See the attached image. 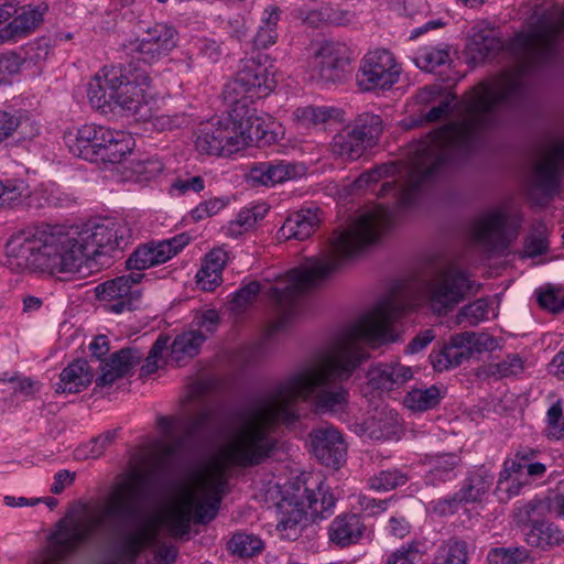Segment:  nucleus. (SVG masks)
Instances as JSON below:
<instances>
[{
  "mask_svg": "<svg viewBox=\"0 0 564 564\" xmlns=\"http://www.w3.org/2000/svg\"><path fill=\"white\" fill-rule=\"evenodd\" d=\"M280 20V11L276 7L269 6L264 9L261 23L253 37L256 48H268L276 42V25Z\"/></svg>",
  "mask_w": 564,
  "mask_h": 564,
  "instance_id": "36",
  "label": "nucleus"
},
{
  "mask_svg": "<svg viewBox=\"0 0 564 564\" xmlns=\"http://www.w3.org/2000/svg\"><path fill=\"white\" fill-rule=\"evenodd\" d=\"M395 221L394 212L376 205L362 212L347 228L334 232L330 254L312 258L286 272L278 284L270 288L268 296L275 306L276 319L265 329V338L284 330L300 313L301 295L328 280L341 263L376 243Z\"/></svg>",
  "mask_w": 564,
  "mask_h": 564,
  "instance_id": "5",
  "label": "nucleus"
},
{
  "mask_svg": "<svg viewBox=\"0 0 564 564\" xmlns=\"http://www.w3.org/2000/svg\"><path fill=\"white\" fill-rule=\"evenodd\" d=\"M494 481V473L481 465L470 469L466 474L458 491L468 505L481 502L489 494Z\"/></svg>",
  "mask_w": 564,
  "mask_h": 564,
  "instance_id": "30",
  "label": "nucleus"
},
{
  "mask_svg": "<svg viewBox=\"0 0 564 564\" xmlns=\"http://www.w3.org/2000/svg\"><path fill=\"white\" fill-rule=\"evenodd\" d=\"M40 390V383L34 381L30 377H24L20 373L17 376V380L13 383V392L20 393L26 398L33 397Z\"/></svg>",
  "mask_w": 564,
  "mask_h": 564,
  "instance_id": "62",
  "label": "nucleus"
},
{
  "mask_svg": "<svg viewBox=\"0 0 564 564\" xmlns=\"http://www.w3.org/2000/svg\"><path fill=\"white\" fill-rule=\"evenodd\" d=\"M308 441L311 452L323 465L338 468L345 462L347 445L334 425L325 424L312 430Z\"/></svg>",
  "mask_w": 564,
  "mask_h": 564,
  "instance_id": "19",
  "label": "nucleus"
},
{
  "mask_svg": "<svg viewBox=\"0 0 564 564\" xmlns=\"http://www.w3.org/2000/svg\"><path fill=\"white\" fill-rule=\"evenodd\" d=\"M468 505L457 490L453 494L430 501L426 506V511L435 517L445 518L454 516L459 509Z\"/></svg>",
  "mask_w": 564,
  "mask_h": 564,
  "instance_id": "44",
  "label": "nucleus"
},
{
  "mask_svg": "<svg viewBox=\"0 0 564 564\" xmlns=\"http://www.w3.org/2000/svg\"><path fill=\"white\" fill-rule=\"evenodd\" d=\"M219 324V314L216 310H207L198 315H196L193 319V325L198 329L196 332H200L202 334H213Z\"/></svg>",
  "mask_w": 564,
  "mask_h": 564,
  "instance_id": "60",
  "label": "nucleus"
},
{
  "mask_svg": "<svg viewBox=\"0 0 564 564\" xmlns=\"http://www.w3.org/2000/svg\"><path fill=\"white\" fill-rule=\"evenodd\" d=\"M265 213L267 208L262 205H253L240 209L235 219L229 221L227 226V234L231 237L240 236L262 219Z\"/></svg>",
  "mask_w": 564,
  "mask_h": 564,
  "instance_id": "40",
  "label": "nucleus"
},
{
  "mask_svg": "<svg viewBox=\"0 0 564 564\" xmlns=\"http://www.w3.org/2000/svg\"><path fill=\"white\" fill-rule=\"evenodd\" d=\"M546 427L545 433L549 438L563 440L564 438V416L561 402L557 401L552 404L546 412Z\"/></svg>",
  "mask_w": 564,
  "mask_h": 564,
  "instance_id": "50",
  "label": "nucleus"
},
{
  "mask_svg": "<svg viewBox=\"0 0 564 564\" xmlns=\"http://www.w3.org/2000/svg\"><path fill=\"white\" fill-rule=\"evenodd\" d=\"M412 378V368L400 362H379L372 365L367 371L368 384L378 391L399 389Z\"/></svg>",
  "mask_w": 564,
  "mask_h": 564,
  "instance_id": "25",
  "label": "nucleus"
},
{
  "mask_svg": "<svg viewBox=\"0 0 564 564\" xmlns=\"http://www.w3.org/2000/svg\"><path fill=\"white\" fill-rule=\"evenodd\" d=\"M414 62L422 70L434 72L449 62V47L447 44L422 46L416 51Z\"/></svg>",
  "mask_w": 564,
  "mask_h": 564,
  "instance_id": "38",
  "label": "nucleus"
},
{
  "mask_svg": "<svg viewBox=\"0 0 564 564\" xmlns=\"http://www.w3.org/2000/svg\"><path fill=\"white\" fill-rule=\"evenodd\" d=\"M549 242L545 234V227L540 224L534 231H532L524 243V253L527 257L534 258L546 252Z\"/></svg>",
  "mask_w": 564,
  "mask_h": 564,
  "instance_id": "54",
  "label": "nucleus"
},
{
  "mask_svg": "<svg viewBox=\"0 0 564 564\" xmlns=\"http://www.w3.org/2000/svg\"><path fill=\"white\" fill-rule=\"evenodd\" d=\"M144 274L130 272L100 283L95 289L96 297L105 303L110 313L121 314L135 307L141 297L140 283Z\"/></svg>",
  "mask_w": 564,
  "mask_h": 564,
  "instance_id": "15",
  "label": "nucleus"
},
{
  "mask_svg": "<svg viewBox=\"0 0 564 564\" xmlns=\"http://www.w3.org/2000/svg\"><path fill=\"white\" fill-rule=\"evenodd\" d=\"M142 354L135 348H122L100 362V375L96 379L98 387H109L118 379L128 376L141 360Z\"/></svg>",
  "mask_w": 564,
  "mask_h": 564,
  "instance_id": "26",
  "label": "nucleus"
},
{
  "mask_svg": "<svg viewBox=\"0 0 564 564\" xmlns=\"http://www.w3.org/2000/svg\"><path fill=\"white\" fill-rule=\"evenodd\" d=\"M436 560L440 564H468V544L452 538L438 547Z\"/></svg>",
  "mask_w": 564,
  "mask_h": 564,
  "instance_id": "43",
  "label": "nucleus"
},
{
  "mask_svg": "<svg viewBox=\"0 0 564 564\" xmlns=\"http://www.w3.org/2000/svg\"><path fill=\"white\" fill-rule=\"evenodd\" d=\"M228 260L227 252L221 248L209 251L196 274L197 284L204 291H214L223 281V270Z\"/></svg>",
  "mask_w": 564,
  "mask_h": 564,
  "instance_id": "32",
  "label": "nucleus"
},
{
  "mask_svg": "<svg viewBox=\"0 0 564 564\" xmlns=\"http://www.w3.org/2000/svg\"><path fill=\"white\" fill-rule=\"evenodd\" d=\"M131 230L123 220L101 218L82 228L41 225L11 237L7 253L21 270L50 275L91 272L96 258L124 249Z\"/></svg>",
  "mask_w": 564,
  "mask_h": 564,
  "instance_id": "3",
  "label": "nucleus"
},
{
  "mask_svg": "<svg viewBox=\"0 0 564 564\" xmlns=\"http://www.w3.org/2000/svg\"><path fill=\"white\" fill-rule=\"evenodd\" d=\"M366 532L367 527L357 513H340L327 528L330 543L340 549L360 543Z\"/></svg>",
  "mask_w": 564,
  "mask_h": 564,
  "instance_id": "24",
  "label": "nucleus"
},
{
  "mask_svg": "<svg viewBox=\"0 0 564 564\" xmlns=\"http://www.w3.org/2000/svg\"><path fill=\"white\" fill-rule=\"evenodd\" d=\"M546 471V466L542 463H529L525 456H521L519 460L508 459L503 464V470L500 471L498 485L502 486L505 480H508L512 473L525 476L528 479L540 478Z\"/></svg>",
  "mask_w": 564,
  "mask_h": 564,
  "instance_id": "39",
  "label": "nucleus"
},
{
  "mask_svg": "<svg viewBox=\"0 0 564 564\" xmlns=\"http://www.w3.org/2000/svg\"><path fill=\"white\" fill-rule=\"evenodd\" d=\"M315 63L318 78L326 83H335L343 78L350 63V52L345 43L325 41L316 52Z\"/></svg>",
  "mask_w": 564,
  "mask_h": 564,
  "instance_id": "21",
  "label": "nucleus"
},
{
  "mask_svg": "<svg viewBox=\"0 0 564 564\" xmlns=\"http://www.w3.org/2000/svg\"><path fill=\"white\" fill-rule=\"evenodd\" d=\"M389 502L390 499H375L364 494L355 496L356 508L369 517L378 516L384 512Z\"/></svg>",
  "mask_w": 564,
  "mask_h": 564,
  "instance_id": "57",
  "label": "nucleus"
},
{
  "mask_svg": "<svg viewBox=\"0 0 564 564\" xmlns=\"http://www.w3.org/2000/svg\"><path fill=\"white\" fill-rule=\"evenodd\" d=\"M205 188V181L202 176H192L188 178H178L172 185L170 193L181 196L188 192L199 193Z\"/></svg>",
  "mask_w": 564,
  "mask_h": 564,
  "instance_id": "59",
  "label": "nucleus"
},
{
  "mask_svg": "<svg viewBox=\"0 0 564 564\" xmlns=\"http://www.w3.org/2000/svg\"><path fill=\"white\" fill-rule=\"evenodd\" d=\"M539 305L550 312L558 313L564 308V288L547 285L535 291Z\"/></svg>",
  "mask_w": 564,
  "mask_h": 564,
  "instance_id": "48",
  "label": "nucleus"
},
{
  "mask_svg": "<svg viewBox=\"0 0 564 564\" xmlns=\"http://www.w3.org/2000/svg\"><path fill=\"white\" fill-rule=\"evenodd\" d=\"M65 143L69 152L89 162L118 163L132 150V138L123 131L86 123L75 134H67Z\"/></svg>",
  "mask_w": 564,
  "mask_h": 564,
  "instance_id": "11",
  "label": "nucleus"
},
{
  "mask_svg": "<svg viewBox=\"0 0 564 564\" xmlns=\"http://www.w3.org/2000/svg\"><path fill=\"white\" fill-rule=\"evenodd\" d=\"M525 541L529 545L547 550L564 542V534L553 523L535 521L525 533Z\"/></svg>",
  "mask_w": 564,
  "mask_h": 564,
  "instance_id": "34",
  "label": "nucleus"
},
{
  "mask_svg": "<svg viewBox=\"0 0 564 564\" xmlns=\"http://www.w3.org/2000/svg\"><path fill=\"white\" fill-rule=\"evenodd\" d=\"M470 273L457 264L438 270L423 289L421 299L399 283L370 313L339 330L285 379L237 413V425L220 451L226 465L252 467L268 458L275 447L273 426L291 425L299 419L295 402L310 401L319 413L341 414L349 402L344 386L369 358L365 345L398 340L394 324L422 300L436 315H446L480 290Z\"/></svg>",
  "mask_w": 564,
  "mask_h": 564,
  "instance_id": "1",
  "label": "nucleus"
},
{
  "mask_svg": "<svg viewBox=\"0 0 564 564\" xmlns=\"http://www.w3.org/2000/svg\"><path fill=\"white\" fill-rule=\"evenodd\" d=\"M291 489L278 503L276 529L288 539L294 540L303 521L308 518L315 521L330 517L335 510L336 498L321 475H310L297 480Z\"/></svg>",
  "mask_w": 564,
  "mask_h": 564,
  "instance_id": "9",
  "label": "nucleus"
},
{
  "mask_svg": "<svg viewBox=\"0 0 564 564\" xmlns=\"http://www.w3.org/2000/svg\"><path fill=\"white\" fill-rule=\"evenodd\" d=\"M267 56L243 58L235 78L224 87V98L230 108L243 106L252 112L253 118H267L258 116L251 105L256 99L269 96L276 87L275 69L273 65H267Z\"/></svg>",
  "mask_w": 564,
  "mask_h": 564,
  "instance_id": "10",
  "label": "nucleus"
},
{
  "mask_svg": "<svg viewBox=\"0 0 564 564\" xmlns=\"http://www.w3.org/2000/svg\"><path fill=\"white\" fill-rule=\"evenodd\" d=\"M29 195V185L24 180L0 178V208L21 204Z\"/></svg>",
  "mask_w": 564,
  "mask_h": 564,
  "instance_id": "41",
  "label": "nucleus"
},
{
  "mask_svg": "<svg viewBox=\"0 0 564 564\" xmlns=\"http://www.w3.org/2000/svg\"><path fill=\"white\" fill-rule=\"evenodd\" d=\"M189 243L187 234H180L170 239L150 241L138 247L127 259V269L141 272L172 259Z\"/></svg>",
  "mask_w": 564,
  "mask_h": 564,
  "instance_id": "17",
  "label": "nucleus"
},
{
  "mask_svg": "<svg viewBox=\"0 0 564 564\" xmlns=\"http://www.w3.org/2000/svg\"><path fill=\"white\" fill-rule=\"evenodd\" d=\"M382 133L380 116L365 113L355 124L341 130L333 138L332 151L335 155L355 161L370 148L375 147Z\"/></svg>",
  "mask_w": 564,
  "mask_h": 564,
  "instance_id": "14",
  "label": "nucleus"
},
{
  "mask_svg": "<svg viewBox=\"0 0 564 564\" xmlns=\"http://www.w3.org/2000/svg\"><path fill=\"white\" fill-rule=\"evenodd\" d=\"M167 347V339L158 338L153 344L144 365L141 367L140 376L147 377L154 373L159 369V360Z\"/></svg>",
  "mask_w": 564,
  "mask_h": 564,
  "instance_id": "58",
  "label": "nucleus"
},
{
  "mask_svg": "<svg viewBox=\"0 0 564 564\" xmlns=\"http://www.w3.org/2000/svg\"><path fill=\"white\" fill-rule=\"evenodd\" d=\"M48 10L45 2L31 3L21 7L14 19L0 29V43L15 41L30 35L43 22Z\"/></svg>",
  "mask_w": 564,
  "mask_h": 564,
  "instance_id": "22",
  "label": "nucleus"
},
{
  "mask_svg": "<svg viewBox=\"0 0 564 564\" xmlns=\"http://www.w3.org/2000/svg\"><path fill=\"white\" fill-rule=\"evenodd\" d=\"M564 169V138L544 149L533 166L531 198L539 206L547 205L560 192Z\"/></svg>",
  "mask_w": 564,
  "mask_h": 564,
  "instance_id": "13",
  "label": "nucleus"
},
{
  "mask_svg": "<svg viewBox=\"0 0 564 564\" xmlns=\"http://www.w3.org/2000/svg\"><path fill=\"white\" fill-rule=\"evenodd\" d=\"M177 31L167 24L156 23L149 28L138 44L140 59L152 64L167 56L177 44Z\"/></svg>",
  "mask_w": 564,
  "mask_h": 564,
  "instance_id": "20",
  "label": "nucleus"
},
{
  "mask_svg": "<svg viewBox=\"0 0 564 564\" xmlns=\"http://www.w3.org/2000/svg\"><path fill=\"white\" fill-rule=\"evenodd\" d=\"M159 424L170 441L160 448L161 459L165 462L205 441L213 433L214 412L206 409L193 419L180 421L177 425L173 420L161 417Z\"/></svg>",
  "mask_w": 564,
  "mask_h": 564,
  "instance_id": "12",
  "label": "nucleus"
},
{
  "mask_svg": "<svg viewBox=\"0 0 564 564\" xmlns=\"http://www.w3.org/2000/svg\"><path fill=\"white\" fill-rule=\"evenodd\" d=\"M19 118L8 111H0V143L8 139L19 127Z\"/></svg>",
  "mask_w": 564,
  "mask_h": 564,
  "instance_id": "63",
  "label": "nucleus"
},
{
  "mask_svg": "<svg viewBox=\"0 0 564 564\" xmlns=\"http://www.w3.org/2000/svg\"><path fill=\"white\" fill-rule=\"evenodd\" d=\"M261 291V285L257 281L249 282L248 284L238 289L229 303L230 311L238 315L243 313L254 301Z\"/></svg>",
  "mask_w": 564,
  "mask_h": 564,
  "instance_id": "47",
  "label": "nucleus"
},
{
  "mask_svg": "<svg viewBox=\"0 0 564 564\" xmlns=\"http://www.w3.org/2000/svg\"><path fill=\"white\" fill-rule=\"evenodd\" d=\"M397 173L394 164H383L371 169L358 176L354 182V187L357 189H367L370 186L384 177L392 176Z\"/></svg>",
  "mask_w": 564,
  "mask_h": 564,
  "instance_id": "51",
  "label": "nucleus"
},
{
  "mask_svg": "<svg viewBox=\"0 0 564 564\" xmlns=\"http://www.w3.org/2000/svg\"><path fill=\"white\" fill-rule=\"evenodd\" d=\"M299 175V166L285 161L253 163L246 175L253 187L274 186Z\"/></svg>",
  "mask_w": 564,
  "mask_h": 564,
  "instance_id": "23",
  "label": "nucleus"
},
{
  "mask_svg": "<svg viewBox=\"0 0 564 564\" xmlns=\"http://www.w3.org/2000/svg\"><path fill=\"white\" fill-rule=\"evenodd\" d=\"M206 338V334L196 330H188L177 335L171 345L172 358L176 362H181L185 358L194 357L198 354Z\"/></svg>",
  "mask_w": 564,
  "mask_h": 564,
  "instance_id": "37",
  "label": "nucleus"
},
{
  "mask_svg": "<svg viewBox=\"0 0 564 564\" xmlns=\"http://www.w3.org/2000/svg\"><path fill=\"white\" fill-rule=\"evenodd\" d=\"M528 31L516 36L512 47L522 63L481 82L466 94L457 107V122H498L501 111L521 106L528 95L527 73L550 62L564 37V7H535L528 19Z\"/></svg>",
  "mask_w": 564,
  "mask_h": 564,
  "instance_id": "4",
  "label": "nucleus"
},
{
  "mask_svg": "<svg viewBox=\"0 0 564 564\" xmlns=\"http://www.w3.org/2000/svg\"><path fill=\"white\" fill-rule=\"evenodd\" d=\"M524 370V360L517 354H510L505 359L488 366V372L498 378L519 376Z\"/></svg>",
  "mask_w": 564,
  "mask_h": 564,
  "instance_id": "49",
  "label": "nucleus"
},
{
  "mask_svg": "<svg viewBox=\"0 0 564 564\" xmlns=\"http://www.w3.org/2000/svg\"><path fill=\"white\" fill-rule=\"evenodd\" d=\"M420 546L417 541L402 544L387 557L386 564H414L421 557Z\"/></svg>",
  "mask_w": 564,
  "mask_h": 564,
  "instance_id": "52",
  "label": "nucleus"
},
{
  "mask_svg": "<svg viewBox=\"0 0 564 564\" xmlns=\"http://www.w3.org/2000/svg\"><path fill=\"white\" fill-rule=\"evenodd\" d=\"M460 464V457L455 453H442L426 457L427 470L423 481L427 487H440L453 481L457 477L456 468Z\"/></svg>",
  "mask_w": 564,
  "mask_h": 564,
  "instance_id": "27",
  "label": "nucleus"
},
{
  "mask_svg": "<svg viewBox=\"0 0 564 564\" xmlns=\"http://www.w3.org/2000/svg\"><path fill=\"white\" fill-rule=\"evenodd\" d=\"M467 52L475 63H482L494 58L502 48V42L494 32L480 24L470 30Z\"/></svg>",
  "mask_w": 564,
  "mask_h": 564,
  "instance_id": "29",
  "label": "nucleus"
},
{
  "mask_svg": "<svg viewBox=\"0 0 564 564\" xmlns=\"http://www.w3.org/2000/svg\"><path fill=\"white\" fill-rule=\"evenodd\" d=\"M228 203L229 200L226 197L209 198L207 200L200 202L195 208H193L189 213V216L195 223L204 220L217 215L228 205Z\"/></svg>",
  "mask_w": 564,
  "mask_h": 564,
  "instance_id": "53",
  "label": "nucleus"
},
{
  "mask_svg": "<svg viewBox=\"0 0 564 564\" xmlns=\"http://www.w3.org/2000/svg\"><path fill=\"white\" fill-rule=\"evenodd\" d=\"M551 513L564 519V481L560 484L556 492L547 503Z\"/></svg>",
  "mask_w": 564,
  "mask_h": 564,
  "instance_id": "64",
  "label": "nucleus"
},
{
  "mask_svg": "<svg viewBox=\"0 0 564 564\" xmlns=\"http://www.w3.org/2000/svg\"><path fill=\"white\" fill-rule=\"evenodd\" d=\"M226 491V466L216 463L184 491L177 505L165 516L164 523L169 531L182 536L188 533L192 520L200 524L210 522L217 516Z\"/></svg>",
  "mask_w": 564,
  "mask_h": 564,
  "instance_id": "8",
  "label": "nucleus"
},
{
  "mask_svg": "<svg viewBox=\"0 0 564 564\" xmlns=\"http://www.w3.org/2000/svg\"><path fill=\"white\" fill-rule=\"evenodd\" d=\"M401 68L388 50L379 48L367 53L360 63L357 80L362 90L388 89L400 77Z\"/></svg>",
  "mask_w": 564,
  "mask_h": 564,
  "instance_id": "16",
  "label": "nucleus"
},
{
  "mask_svg": "<svg viewBox=\"0 0 564 564\" xmlns=\"http://www.w3.org/2000/svg\"><path fill=\"white\" fill-rule=\"evenodd\" d=\"M75 478L76 474L73 471H69L67 469L58 470L53 477L51 492H53L54 495L62 494L64 489L73 485Z\"/></svg>",
  "mask_w": 564,
  "mask_h": 564,
  "instance_id": "61",
  "label": "nucleus"
},
{
  "mask_svg": "<svg viewBox=\"0 0 564 564\" xmlns=\"http://www.w3.org/2000/svg\"><path fill=\"white\" fill-rule=\"evenodd\" d=\"M319 221L318 208L300 209L285 219L279 236L286 240H305L314 234Z\"/></svg>",
  "mask_w": 564,
  "mask_h": 564,
  "instance_id": "28",
  "label": "nucleus"
},
{
  "mask_svg": "<svg viewBox=\"0 0 564 564\" xmlns=\"http://www.w3.org/2000/svg\"><path fill=\"white\" fill-rule=\"evenodd\" d=\"M337 116V109L328 106L299 107L293 112V118L300 129L310 130L316 128Z\"/></svg>",
  "mask_w": 564,
  "mask_h": 564,
  "instance_id": "35",
  "label": "nucleus"
},
{
  "mask_svg": "<svg viewBox=\"0 0 564 564\" xmlns=\"http://www.w3.org/2000/svg\"><path fill=\"white\" fill-rule=\"evenodd\" d=\"M93 378L94 373L87 360H74L62 370L55 391L56 393H78L90 384Z\"/></svg>",
  "mask_w": 564,
  "mask_h": 564,
  "instance_id": "31",
  "label": "nucleus"
},
{
  "mask_svg": "<svg viewBox=\"0 0 564 564\" xmlns=\"http://www.w3.org/2000/svg\"><path fill=\"white\" fill-rule=\"evenodd\" d=\"M87 95L93 107L102 111L119 107L141 118L152 100L148 69L133 63L127 66L104 67L88 85Z\"/></svg>",
  "mask_w": 564,
  "mask_h": 564,
  "instance_id": "7",
  "label": "nucleus"
},
{
  "mask_svg": "<svg viewBox=\"0 0 564 564\" xmlns=\"http://www.w3.org/2000/svg\"><path fill=\"white\" fill-rule=\"evenodd\" d=\"M243 106L231 108L225 119H213L199 126L195 150L203 155L229 156L247 147L265 148L281 138L282 127L267 118H253Z\"/></svg>",
  "mask_w": 564,
  "mask_h": 564,
  "instance_id": "6",
  "label": "nucleus"
},
{
  "mask_svg": "<svg viewBox=\"0 0 564 564\" xmlns=\"http://www.w3.org/2000/svg\"><path fill=\"white\" fill-rule=\"evenodd\" d=\"M546 509V503L541 499H532L528 502H519L514 513L519 523H528L534 521Z\"/></svg>",
  "mask_w": 564,
  "mask_h": 564,
  "instance_id": "56",
  "label": "nucleus"
},
{
  "mask_svg": "<svg viewBox=\"0 0 564 564\" xmlns=\"http://www.w3.org/2000/svg\"><path fill=\"white\" fill-rule=\"evenodd\" d=\"M115 438L116 432L108 431L93 438L90 442L79 446L76 449V456L83 459L99 458L105 453V451L113 443Z\"/></svg>",
  "mask_w": 564,
  "mask_h": 564,
  "instance_id": "46",
  "label": "nucleus"
},
{
  "mask_svg": "<svg viewBox=\"0 0 564 564\" xmlns=\"http://www.w3.org/2000/svg\"><path fill=\"white\" fill-rule=\"evenodd\" d=\"M409 476L400 469L381 470L368 478L367 485L371 490L386 492L404 486Z\"/></svg>",
  "mask_w": 564,
  "mask_h": 564,
  "instance_id": "42",
  "label": "nucleus"
},
{
  "mask_svg": "<svg viewBox=\"0 0 564 564\" xmlns=\"http://www.w3.org/2000/svg\"><path fill=\"white\" fill-rule=\"evenodd\" d=\"M229 550L240 557H250L261 552L263 542L254 534L236 533L228 543Z\"/></svg>",
  "mask_w": 564,
  "mask_h": 564,
  "instance_id": "45",
  "label": "nucleus"
},
{
  "mask_svg": "<svg viewBox=\"0 0 564 564\" xmlns=\"http://www.w3.org/2000/svg\"><path fill=\"white\" fill-rule=\"evenodd\" d=\"M149 490L144 476L132 471L122 476L110 488L102 505H82L61 519L48 538L45 550L33 564H59L74 555L99 531H117L121 527L137 525L121 534L106 551L109 564H133L148 547H155L158 564L175 561L177 550L172 544H160L159 528L144 522Z\"/></svg>",
  "mask_w": 564,
  "mask_h": 564,
  "instance_id": "2",
  "label": "nucleus"
},
{
  "mask_svg": "<svg viewBox=\"0 0 564 564\" xmlns=\"http://www.w3.org/2000/svg\"><path fill=\"white\" fill-rule=\"evenodd\" d=\"M487 315L488 303L486 300L479 299L468 305H465L458 314V319L460 322L466 321L469 325L476 326L480 322L485 321Z\"/></svg>",
  "mask_w": 564,
  "mask_h": 564,
  "instance_id": "55",
  "label": "nucleus"
},
{
  "mask_svg": "<svg viewBox=\"0 0 564 564\" xmlns=\"http://www.w3.org/2000/svg\"><path fill=\"white\" fill-rule=\"evenodd\" d=\"M509 216L502 208L490 209L479 215L473 225V239L489 252L508 247L507 226Z\"/></svg>",
  "mask_w": 564,
  "mask_h": 564,
  "instance_id": "18",
  "label": "nucleus"
},
{
  "mask_svg": "<svg viewBox=\"0 0 564 564\" xmlns=\"http://www.w3.org/2000/svg\"><path fill=\"white\" fill-rule=\"evenodd\" d=\"M445 395L443 386L413 388L404 395L403 403L410 411L421 413L437 408Z\"/></svg>",
  "mask_w": 564,
  "mask_h": 564,
  "instance_id": "33",
  "label": "nucleus"
}]
</instances>
